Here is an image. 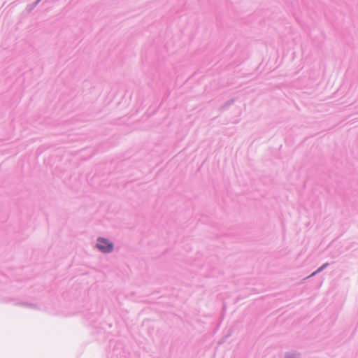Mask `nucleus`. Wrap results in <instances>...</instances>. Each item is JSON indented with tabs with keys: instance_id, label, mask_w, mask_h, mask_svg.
Listing matches in <instances>:
<instances>
[{
	"instance_id": "nucleus-1",
	"label": "nucleus",
	"mask_w": 358,
	"mask_h": 358,
	"mask_svg": "<svg viewBox=\"0 0 358 358\" xmlns=\"http://www.w3.org/2000/svg\"><path fill=\"white\" fill-rule=\"evenodd\" d=\"M113 244L104 238H99L97 248L103 252H109L113 250Z\"/></svg>"
}]
</instances>
